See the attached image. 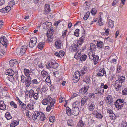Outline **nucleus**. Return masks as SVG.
<instances>
[{
  "instance_id": "1",
  "label": "nucleus",
  "mask_w": 127,
  "mask_h": 127,
  "mask_svg": "<svg viewBox=\"0 0 127 127\" xmlns=\"http://www.w3.org/2000/svg\"><path fill=\"white\" fill-rule=\"evenodd\" d=\"M47 24V26L46 28L47 30L48 29V30H49V29L50 28L51 25V23L50 22H46V24ZM54 31L53 29L51 28L50 29V30L48 32L47 36L48 37V41L49 42H51L52 40V39L53 38V34L54 33Z\"/></svg>"
},
{
  "instance_id": "2",
  "label": "nucleus",
  "mask_w": 127,
  "mask_h": 127,
  "mask_svg": "<svg viewBox=\"0 0 127 127\" xmlns=\"http://www.w3.org/2000/svg\"><path fill=\"white\" fill-rule=\"evenodd\" d=\"M55 100L54 99H52V98L50 97H47L45 99H43L42 101V103L43 104L46 105L50 103V105L51 107L53 108L54 104L55 103Z\"/></svg>"
},
{
  "instance_id": "3",
  "label": "nucleus",
  "mask_w": 127,
  "mask_h": 127,
  "mask_svg": "<svg viewBox=\"0 0 127 127\" xmlns=\"http://www.w3.org/2000/svg\"><path fill=\"white\" fill-rule=\"evenodd\" d=\"M21 81L23 83L25 82L27 87H29L31 83V80L32 78L30 76L27 77L26 78L24 75H22L21 76Z\"/></svg>"
},
{
  "instance_id": "4",
  "label": "nucleus",
  "mask_w": 127,
  "mask_h": 127,
  "mask_svg": "<svg viewBox=\"0 0 127 127\" xmlns=\"http://www.w3.org/2000/svg\"><path fill=\"white\" fill-rule=\"evenodd\" d=\"M58 66V64L56 63L55 61H49L48 63V65H46V67L48 69H49L50 68L55 69L57 68Z\"/></svg>"
},
{
  "instance_id": "5",
  "label": "nucleus",
  "mask_w": 127,
  "mask_h": 127,
  "mask_svg": "<svg viewBox=\"0 0 127 127\" xmlns=\"http://www.w3.org/2000/svg\"><path fill=\"white\" fill-rule=\"evenodd\" d=\"M0 42L1 44L3 45V47H5V48H7L9 44L8 40L4 36H1L0 38Z\"/></svg>"
},
{
  "instance_id": "6",
  "label": "nucleus",
  "mask_w": 127,
  "mask_h": 127,
  "mask_svg": "<svg viewBox=\"0 0 127 127\" xmlns=\"http://www.w3.org/2000/svg\"><path fill=\"white\" fill-rule=\"evenodd\" d=\"M14 71L12 69H9L6 70V75H8V78H10V79H8L9 80L11 81L14 79L13 76L14 74Z\"/></svg>"
},
{
  "instance_id": "7",
  "label": "nucleus",
  "mask_w": 127,
  "mask_h": 127,
  "mask_svg": "<svg viewBox=\"0 0 127 127\" xmlns=\"http://www.w3.org/2000/svg\"><path fill=\"white\" fill-rule=\"evenodd\" d=\"M37 38L35 37L32 38L29 43V46L31 48H33L36 45L37 43Z\"/></svg>"
},
{
  "instance_id": "8",
  "label": "nucleus",
  "mask_w": 127,
  "mask_h": 127,
  "mask_svg": "<svg viewBox=\"0 0 127 127\" xmlns=\"http://www.w3.org/2000/svg\"><path fill=\"white\" fill-rule=\"evenodd\" d=\"M104 90L103 88H98L96 89L95 91V94L99 95H101L103 94Z\"/></svg>"
},
{
  "instance_id": "9",
  "label": "nucleus",
  "mask_w": 127,
  "mask_h": 127,
  "mask_svg": "<svg viewBox=\"0 0 127 127\" xmlns=\"http://www.w3.org/2000/svg\"><path fill=\"white\" fill-rule=\"evenodd\" d=\"M106 73L105 69L104 68L100 69V71L97 74V76H102L104 74H105V76H106Z\"/></svg>"
},
{
  "instance_id": "10",
  "label": "nucleus",
  "mask_w": 127,
  "mask_h": 127,
  "mask_svg": "<svg viewBox=\"0 0 127 127\" xmlns=\"http://www.w3.org/2000/svg\"><path fill=\"white\" fill-rule=\"evenodd\" d=\"M26 46L24 45L22 46L20 49L19 54L21 55H24L27 50Z\"/></svg>"
},
{
  "instance_id": "11",
  "label": "nucleus",
  "mask_w": 127,
  "mask_h": 127,
  "mask_svg": "<svg viewBox=\"0 0 127 127\" xmlns=\"http://www.w3.org/2000/svg\"><path fill=\"white\" fill-rule=\"evenodd\" d=\"M79 108L77 107L76 109L74 108L72 109V114L74 116L77 115L79 114Z\"/></svg>"
},
{
  "instance_id": "12",
  "label": "nucleus",
  "mask_w": 127,
  "mask_h": 127,
  "mask_svg": "<svg viewBox=\"0 0 127 127\" xmlns=\"http://www.w3.org/2000/svg\"><path fill=\"white\" fill-rule=\"evenodd\" d=\"M61 40H57L56 41L55 43V46L57 49H59L61 48Z\"/></svg>"
},
{
  "instance_id": "13",
  "label": "nucleus",
  "mask_w": 127,
  "mask_h": 127,
  "mask_svg": "<svg viewBox=\"0 0 127 127\" xmlns=\"http://www.w3.org/2000/svg\"><path fill=\"white\" fill-rule=\"evenodd\" d=\"M89 86H85L84 88H82L80 90L79 92L82 94H85L87 91Z\"/></svg>"
},
{
  "instance_id": "14",
  "label": "nucleus",
  "mask_w": 127,
  "mask_h": 127,
  "mask_svg": "<svg viewBox=\"0 0 127 127\" xmlns=\"http://www.w3.org/2000/svg\"><path fill=\"white\" fill-rule=\"evenodd\" d=\"M92 114L95 116L97 118L101 119L103 117V115L96 111H94Z\"/></svg>"
},
{
  "instance_id": "15",
  "label": "nucleus",
  "mask_w": 127,
  "mask_h": 127,
  "mask_svg": "<svg viewBox=\"0 0 127 127\" xmlns=\"http://www.w3.org/2000/svg\"><path fill=\"white\" fill-rule=\"evenodd\" d=\"M78 45L76 44L74 45H72L70 47V49L71 50V51L73 52H76L77 49L78 48Z\"/></svg>"
},
{
  "instance_id": "16",
  "label": "nucleus",
  "mask_w": 127,
  "mask_h": 127,
  "mask_svg": "<svg viewBox=\"0 0 127 127\" xmlns=\"http://www.w3.org/2000/svg\"><path fill=\"white\" fill-rule=\"evenodd\" d=\"M94 103L93 102H91L88 104V109L90 111H93L94 109Z\"/></svg>"
},
{
  "instance_id": "17",
  "label": "nucleus",
  "mask_w": 127,
  "mask_h": 127,
  "mask_svg": "<svg viewBox=\"0 0 127 127\" xmlns=\"http://www.w3.org/2000/svg\"><path fill=\"white\" fill-rule=\"evenodd\" d=\"M112 98L111 96L109 95H108L105 99L106 102L109 104L112 103Z\"/></svg>"
},
{
  "instance_id": "18",
  "label": "nucleus",
  "mask_w": 127,
  "mask_h": 127,
  "mask_svg": "<svg viewBox=\"0 0 127 127\" xmlns=\"http://www.w3.org/2000/svg\"><path fill=\"white\" fill-rule=\"evenodd\" d=\"M45 13L46 14H47L49 13L50 11V6L49 5L47 4H45Z\"/></svg>"
},
{
  "instance_id": "19",
  "label": "nucleus",
  "mask_w": 127,
  "mask_h": 127,
  "mask_svg": "<svg viewBox=\"0 0 127 127\" xmlns=\"http://www.w3.org/2000/svg\"><path fill=\"white\" fill-rule=\"evenodd\" d=\"M22 110L23 111L26 110L27 108V106L24 103L21 102L19 105Z\"/></svg>"
},
{
  "instance_id": "20",
  "label": "nucleus",
  "mask_w": 127,
  "mask_h": 127,
  "mask_svg": "<svg viewBox=\"0 0 127 127\" xmlns=\"http://www.w3.org/2000/svg\"><path fill=\"white\" fill-rule=\"evenodd\" d=\"M124 104L120 103H115V105L116 107L118 108V109H122L123 107Z\"/></svg>"
},
{
  "instance_id": "21",
  "label": "nucleus",
  "mask_w": 127,
  "mask_h": 127,
  "mask_svg": "<svg viewBox=\"0 0 127 127\" xmlns=\"http://www.w3.org/2000/svg\"><path fill=\"white\" fill-rule=\"evenodd\" d=\"M96 46L95 44L93 43H91L90 44V48L89 49H90L91 51H95L96 50Z\"/></svg>"
},
{
  "instance_id": "22",
  "label": "nucleus",
  "mask_w": 127,
  "mask_h": 127,
  "mask_svg": "<svg viewBox=\"0 0 127 127\" xmlns=\"http://www.w3.org/2000/svg\"><path fill=\"white\" fill-rule=\"evenodd\" d=\"M123 82H122L118 80L115 81L116 86L118 87H121L122 85V83Z\"/></svg>"
},
{
  "instance_id": "23",
  "label": "nucleus",
  "mask_w": 127,
  "mask_h": 127,
  "mask_svg": "<svg viewBox=\"0 0 127 127\" xmlns=\"http://www.w3.org/2000/svg\"><path fill=\"white\" fill-rule=\"evenodd\" d=\"M81 52V49H79L77 52L76 53L75 55L74 56V58L76 59H78L79 58V57L81 56L80 55Z\"/></svg>"
},
{
  "instance_id": "24",
  "label": "nucleus",
  "mask_w": 127,
  "mask_h": 127,
  "mask_svg": "<svg viewBox=\"0 0 127 127\" xmlns=\"http://www.w3.org/2000/svg\"><path fill=\"white\" fill-rule=\"evenodd\" d=\"M95 53L92 51L89 52V56L90 59L91 60H93L94 57L95 56Z\"/></svg>"
},
{
  "instance_id": "25",
  "label": "nucleus",
  "mask_w": 127,
  "mask_h": 127,
  "mask_svg": "<svg viewBox=\"0 0 127 127\" xmlns=\"http://www.w3.org/2000/svg\"><path fill=\"white\" fill-rule=\"evenodd\" d=\"M80 102L79 101H76L73 103L72 108H74L76 109V108H78L80 104Z\"/></svg>"
},
{
  "instance_id": "26",
  "label": "nucleus",
  "mask_w": 127,
  "mask_h": 127,
  "mask_svg": "<svg viewBox=\"0 0 127 127\" xmlns=\"http://www.w3.org/2000/svg\"><path fill=\"white\" fill-rule=\"evenodd\" d=\"M88 99V98L86 96L84 97L82 99L81 102V105L83 106L86 102L87 101Z\"/></svg>"
},
{
  "instance_id": "27",
  "label": "nucleus",
  "mask_w": 127,
  "mask_h": 127,
  "mask_svg": "<svg viewBox=\"0 0 127 127\" xmlns=\"http://www.w3.org/2000/svg\"><path fill=\"white\" fill-rule=\"evenodd\" d=\"M34 93V91L33 90H30L28 93L29 96V98H31L33 96V95Z\"/></svg>"
},
{
  "instance_id": "28",
  "label": "nucleus",
  "mask_w": 127,
  "mask_h": 127,
  "mask_svg": "<svg viewBox=\"0 0 127 127\" xmlns=\"http://www.w3.org/2000/svg\"><path fill=\"white\" fill-rule=\"evenodd\" d=\"M99 59V56L97 55H95L94 57L93 60L94 62V64L95 65L97 64Z\"/></svg>"
},
{
  "instance_id": "29",
  "label": "nucleus",
  "mask_w": 127,
  "mask_h": 127,
  "mask_svg": "<svg viewBox=\"0 0 127 127\" xmlns=\"http://www.w3.org/2000/svg\"><path fill=\"white\" fill-rule=\"evenodd\" d=\"M10 65L11 66L13 67L15 64H17L18 62L16 60H10L9 61Z\"/></svg>"
},
{
  "instance_id": "30",
  "label": "nucleus",
  "mask_w": 127,
  "mask_h": 127,
  "mask_svg": "<svg viewBox=\"0 0 127 127\" xmlns=\"http://www.w3.org/2000/svg\"><path fill=\"white\" fill-rule=\"evenodd\" d=\"M108 25L109 26L113 27L114 26V21L111 20L109 19L108 21Z\"/></svg>"
},
{
  "instance_id": "31",
  "label": "nucleus",
  "mask_w": 127,
  "mask_h": 127,
  "mask_svg": "<svg viewBox=\"0 0 127 127\" xmlns=\"http://www.w3.org/2000/svg\"><path fill=\"white\" fill-rule=\"evenodd\" d=\"M66 111L67 114L68 115H70L72 114V110L68 107H67L66 109Z\"/></svg>"
},
{
  "instance_id": "32",
  "label": "nucleus",
  "mask_w": 127,
  "mask_h": 127,
  "mask_svg": "<svg viewBox=\"0 0 127 127\" xmlns=\"http://www.w3.org/2000/svg\"><path fill=\"white\" fill-rule=\"evenodd\" d=\"M81 57L80 58V60L82 61H84L86 59L87 56L85 55H80Z\"/></svg>"
},
{
  "instance_id": "33",
  "label": "nucleus",
  "mask_w": 127,
  "mask_h": 127,
  "mask_svg": "<svg viewBox=\"0 0 127 127\" xmlns=\"http://www.w3.org/2000/svg\"><path fill=\"white\" fill-rule=\"evenodd\" d=\"M103 42L100 41H97V46L99 48H101L102 47Z\"/></svg>"
},
{
  "instance_id": "34",
  "label": "nucleus",
  "mask_w": 127,
  "mask_h": 127,
  "mask_svg": "<svg viewBox=\"0 0 127 127\" xmlns=\"http://www.w3.org/2000/svg\"><path fill=\"white\" fill-rule=\"evenodd\" d=\"M7 50L6 48H5L4 50L2 49L0 50V56H3Z\"/></svg>"
},
{
  "instance_id": "35",
  "label": "nucleus",
  "mask_w": 127,
  "mask_h": 127,
  "mask_svg": "<svg viewBox=\"0 0 127 127\" xmlns=\"http://www.w3.org/2000/svg\"><path fill=\"white\" fill-rule=\"evenodd\" d=\"M5 117L7 120H9L12 118L10 113L8 112H7L5 114Z\"/></svg>"
},
{
  "instance_id": "36",
  "label": "nucleus",
  "mask_w": 127,
  "mask_h": 127,
  "mask_svg": "<svg viewBox=\"0 0 127 127\" xmlns=\"http://www.w3.org/2000/svg\"><path fill=\"white\" fill-rule=\"evenodd\" d=\"M90 14V12L89 11H88L86 14L84 15L83 19L85 20H87Z\"/></svg>"
},
{
  "instance_id": "37",
  "label": "nucleus",
  "mask_w": 127,
  "mask_h": 127,
  "mask_svg": "<svg viewBox=\"0 0 127 127\" xmlns=\"http://www.w3.org/2000/svg\"><path fill=\"white\" fill-rule=\"evenodd\" d=\"M24 71L25 75L27 76V77L29 76L30 71L29 70L25 68L24 69Z\"/></svg>"
},
{
  "instance_id": "38",
  "label": "nucleus",
  "mask_w": 127,
  "mask_h": 127,
  "mask_svg": "<svg viewBox=\"0 0 127 127\" xmlns=\"http://www.w3.org/2000/svg\"><path fill=\"white\" fill-rule=\"evenodd\" d=\"M87 71V67L85 66H84L81 70V73L84 75L86 72Z\"/></svg>"
},
{
  "instance_id": "39",
  "label": "nucleus",
  "mask_w": 127,
  "mask_h": 127,
  "mask_svg": "<svg viewBox=\"0 0 127 127\" xmlns=\"http://www.w3.org/2000/svg\"><path fill=\"white\" fill-rule=\"evenodd\" d=\"M31 82L32 85L37 84L39 83L37 79H35L32 80Z\"/></svg>"
},
{
  "instance_id": "40",
  "label": "nucleus",
  "mask_w": 127,
  "mask_h": 127,
  "mask_svg": "<svg viewBox=\"0 0 127 127\" xmlns=\"http://www.w3.org/2000/svg\"><path fill=\"white\" fill-rule=\"evenodd\" d=\"M37 65L39 68H43L44 67V65H42V63L40 61L38 62V63L37 64Z\"/></svg>"
},
{
  "instance_id": "41",
  "label": "nucleus",
  "mask_w": 127,
  "mask_h": 127,
  "mask_svg": "<svg viewBox=\"0 0 127 127\" xmlns=\"http://www.w3.org/2000/svg\"><path fill=\"white\" fill-rule=\"evenodd\" d=\"M41 73L44 78L46 77V76H48V73L44 71H42L41 72Z\"/></svg>"
},
{
  "instance_id": "42",
  "label": "nucleus",
  "mask_w": 127,
  "mask_h": 127,
  "mask_svg": "<svg viewBox=\"0 0 127 127\" xmlns=\"http://www.w3.org/2000/svg\"><path fill=\"white\" fill-rule=\"evenodd\" d=\"M79 29H77L74 32L75 35L77 37H78L79 35Z\"/></svg>"
},
{
  "instance_id": "43",
  "label": "nucleus",
  "mask_w": 127,
  "mask_h": 127,
  "mask_svg": "<svg viewBox=\"0 0 127 127\" xmlns=\"http://www.w3.org/2000/svg\"><path fill=\"white\" fill-rule=\"evenodd\" d=\"M27 108L30 110H33V105L32 104L31 105L30 104H28L27 105Z\"/></svg>"
},
{
  "instance_id": "44",
  "label": "nucleus",
  "mask_w": 127,
  "mask_h": 127,
  "mask_svg": "<svg viewBox=\"0 0 127 127\" xmlns=\"http://www.w3.org/2000/svg\"><path fill=\"white\" fill-rule=\"evenodd\" d=\"M43 45L44 44L43 43L40 42L38 44V47L40 49H42L43 47Z\"/></svg>"
},
{
  "instance_id": "45",
  "label": "nucleus",
  "mask_w": 127,
  "mask_h": 127,
  "mask_svg": "<svg viewBox=\"0 0 127 127\" xmlns=\"http://www.w3.org/2000/svg\"><path fill=\"white\" fill-rule=\"evenodd\" d=\"M79 79V78L77 77V78L76 77H74L73 76V81L74 83L77 82L78 81Z\"/></svg>"
},
{
  "instance_id": "46",
  "label": "nucleus",
  "mask_w": 127,
  "mask_h": 127,
  "mask_svg": "<svg viewBox=\"0 0 127 127\" xmlns=\"http://www.w3.org/2000/svg\"><path fill=\"white\" fill-rule=\"evenodd\" d=\"M45 119V115L44 114H42L40 116V120L41 121H44Z\"/></svg>"
},
{
  "instance_id": "47",
  "label": "nucleus",
  "mask_w": 127,
  "mask_h": 127,
  "mask_svg": "<svg viewBox=\"0 0 127 127\" xmlns=\"http://www.w3.org/2000/svg\"><path fill=\"white\" fill-rule=\"evenodd\" d=\"M84 38L85 37L84 36H82L80 38L79 41L80 42H81V43H79V44L80 45H81L82 43L84 41Z\"/></svg>"
},
{
  "instance_id": "48",
  "label": "nucleus",
  "mask_w": 127,
  "mask_h": 127,
  "mask_svg": "<svg viewBox=\"0 0 127 127\" xmlns=\"http://www.w3.org/2000/svg\"><path fill=\"white\" fill-rule=\"evenodd\" d=\"M97 12V10L96 9L93 8L91 11V12L92 15H94Z\"/></svg>"
},
{
  "instance_id": "49",
  "label": "nucleus",
  "mask_w": 127,
  "mask_h": 127,
  "mask_svg": "<svg viewBox=\"0 0 127 127\" xmlns=\"http://www.w3.org/2000/svg\"><path fill=\"white\" fill-rule=\"evenodd\" d=\"M118 80L120 81H121L124 82L125 80V77L123 76H119Z\"/></svg>"
},
{
  "instance_id": "50",
  "label": "nucleus",
  "mask_w": 127,
  "mask_h": 127,
  "mask_svg": "<svg viewBox=\"0 0 127 127\" xmlns=\"http://www.w3.org/2000/svg\"><path fill=\"white\" fill-rule=\"evenodd\" d=\"M80 74V73L78 71H76L75 73L73 76L74 77H76L77 78V77L79 78Z\"/></svg>"
},
{
  "instance_id": "51",
  "label": "nucleus",
  "mask_w": 127,
  "mask_h": 127,
  "mask_svg": "<svg viewBox=\"0 0 127 127\" xmlns=\"http://www.w3.org/2000/svg\"><path fill=\"white\" fill-rule=\"evenodd\" d=\"M10 105L15 108H17V105L13 102V101H11L10 103Z\"/></svg>"
},
{
  "instance_id": "52",
  "label": "nucleus",
  "mask_w": 127,
  "mask_h": 127,
  "mask_svg": "<svg viewBox=\"0 0 127 127\" xmlns=\"http://www.w3.org/2000/svg\"><path fill=\"white\" fill-rule=\"evenodd\" d=\"M47 89L46 87V85H44L43 86L42 88V92L41 91V92L42 93L43 92H45L46 91H47Z\"/></svg>"
},
{
  "instance_id": "53",
  "label": "nucleus",
  "mask_w": 127,
  "mask_h": 127,
  "mask_svg": "<svg viewBox=\"0 0 127 127\" xmlns=\"http://www.w3.org/2000/svg\"><path fill=\"white\" fill-rule=\"evenodd\" d=\"M38 93H34L33 95V97L36 100H37L38 98Z\"/></svg>"
},
{
  "instance_id": "54",
  "label": "nucleus",
  "mask_w": 127,
  "mask_h": 127,
  "mask_svg": "<svg viewBox=\"0 0 127 127\" xmlns=\"http://www.w3.org/2000/svg\"><path fill=\"white\" fill-rule=\"evenodd\" d=\"M67 124L68 126H71L73 125V121L72 120H69L67 121Z\"/></svg>"
},
{
  "instance_id": "55",
  "label": "nucleus",
  "mask_w": 127,
  "mask_h": 127,
  "mask_svg": "<svg viewBox=\"0 0 127 127\" xmlns=\"http://www.w3.org/2000/svg\"><path fill=\"white\" fill-rule=\"evenodd\" d=\"M124 102V99H119L115 102V103H123Z\"/></svg>"
},
{
  "instance_id": "56",
  "label": "nucleus",
  "mask_w": 127,
  "mask_h": 127,
  "mask_svg": "<svg viewBox=\"0 0 127 127\" xmlns=\"http://www.w3.org/2000/svg\"><path fill=\"white\" fill-rule=\"evenodd\" d=\"M121 127H127V123L126 122H123L121 124Z\"/></svg>"
},
{
  "instance_id": "57",
  "label": "nucleus",
  "mask_w": 127,
  "mask_h": 127,
  "mask_svg": "<svg viewBox=\"0 0 127 127\" xmlns=\"http://www.w3.org/2000/svg\"><path fill=\"white\" fill-rule=\"evenodd\" d=\"M0 107L1 108L0 109L3 110H5V109L6 106L5 105H4L1 104H0Z\"/></svg>"
},
{
  "instance_id": "58",
  "label": "nucleus",
  "mask_w": 127,
  "mask_h": 127,
  "mask_svg": "<svg viewBox=\"0 0 127 127\" xmlns=\"http://www.w3.org/2000/svg\"><path fill=\"white\" fill-rule=\"evenodd\" d=\"M8 90V88L7 87H5L3 89V92L4 93L6 92V93H7V91Z\"/></svg>"
},
{
  "instance_id": "59",
  "label": "nucleus",
  "mask_w": 127,
  "mask_h": 127,
  "mask_svg": "<svg viewBox=\"0 0 127 127\" xmlns=\"http://www.w3.org/2000/svg\"><path fill=\"white\" fill-rule=\"evenodd\" d=\"M6 9V10L7 12H9L11 10V7L9 6H8L6 7L5 8Z\"/></svg>"
},
{
  "instance_id": "60",
  "label": "nucleus",
  "mask_w": 127,
  "mask_h": 127,
  "mask_svg": "<svg viewBox=\"0 0 127 127\" xmlns=\"http://www.w3.org/2000/svg\"><path fill=\"white\" fill-rule=\"evenodd\" d=\"M54 117L53 116H51L49 118V121L51 122H54Z\"/></svg>"
},
{
  "instance_id": "61",
  "label": "nucleus",
  "mask_w": 127,
  "mask_h": 127,
  "mask_svg": "<svg viewBox=\"0 0 127 127\" xmlns=\"http://www.w3.org/2000/svg\"><path fill=\"white\" fill-rule=\"evenodd\" d=\"M122 94L124 95H126L127 94V89L125 88L122 91Z\"/></svg>"
},
{
  "instance_id": "62",
  "label": "nucleus",
  "mask_w": 127,
  "mask_h": 127,
  "mask_svg": "<svg viewBox=\"0 0 127 127\" xmlns=\"http://www.w3.org/2000/svg\"><path fill=\"white\" fill-rule=\"evenodd\" d=\"M46 77V78L45 79L46 81L48 83H50V80L49 76H48L47 77Z\"/></svg>"
},
{
  "instance_id": "63",
  "label": "nucleus",
  "mask_w": 127,
  "mask_h": 127,
  "mask_svg": "<svg viewBox=\"0 0 127 127\" xmlns=\"http://www.w3.org/2000/svg\"><path fill=\"white\" fill-rule=\"evenodd\" d=\"M118 0H114L113 2L112 3V5L113 6H114L118 2Z\"/></svg>"
},
{
  "instance_id": "64",
  "label": "nucleus",
  "mask_w": 127,
  "mask_h": 127,
  "mask_svg": "<svg viewBox=\"0 0 127 127\" xmlns=\"http://www.w3.org/2000/svg\"><path fill=\"white\" fill-rule=\"evenodd\" d=\"M40 61V60L38 58H35L34 60V63L36 64V63H37L38 62H39Z\"/></svg>"
}]
</instances>
